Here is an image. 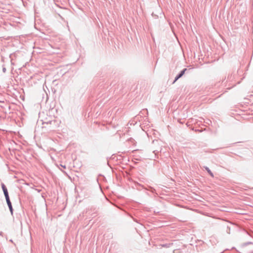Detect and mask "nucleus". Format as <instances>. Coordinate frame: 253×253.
<instances>
[{"label": "nucleus", "instance_id": "f257e3e1", "mask_svg": "<svg viewBox=\"0 0 253 253\" xmlns=\"http://www.w3.org/2000/svg\"><path fill=\"white\" fill-rule=\"evenodd\" d=\"M39 119L42 124H49L54 120V116L52 112H39Z\"/></svg>", "mask_w": 253, "mask_h": 253}, {"label": "nucleus", "instance_id": "f03ea898", "mask_svg": "<svg viewBox=\"0 0 253 253\" xmlns=\"http://www.w3.org/2000/svg\"><path fill=\"white\" fill-rule=\"evenodd\" d=\"M176 114H174V117L177 119V122L181 124L183 122L181 120L185 119L187 117V115L184 113V112H175Z\"/></svg>", "mask_w": 253, "mask_h": 253}, {"label": "nucleus", "instance_id": "7ed1b4c3", "mask_svg": "<svg viewBox=\"0 0 253 253\" xmlns=\"http://www.w3.org/2000/svg\"><path fill=\"white\" fill-rule=\"evenodd\" d=\"M186 68H184L175 77L174 80L173 81L172 84H174L179 79L182 77L183 75L185 74V72L187 71Z\"/></svg>", "mask_w": 253, "mask_h": 253}, {"label": "nucleus", "instance_id": "20e7f679", "mask_svg": "<svg viewBox=\"0 0 253 253\" xmlns=\"http://www.w3.org/2000/svg\"><path fill=\"white\" fill-rule=\"evenodd\" d=\"M1 188H2V189L3 190L4 195H8V191H7V189L6 187L5 186V185L3 183L1 184Z\"/></svg>", "mask_w": 253, "mask_h": 253}, {"label": "nucleus", "instance_id": "39448f33", "mask_svg": "<svg viewBox=\"0 0 253 253\" xmlns=\"http://www.w3.org/2000/svg\"><path fill=\"white\" fill-rule=\"evenodd\" d=\"M172 245H173V243L172 242H170V243H169L161 244L160 246H161L162 247L168 248L170 247Z\"/></svg>", "mask_w": 253, "mask_h": 253}, {"label": "nucleus", "instance_id": "423d86ee", "mask_svg": "<svg viewBox=\"0 0 253 253\" xmlns=\"http://www.w3.org/2000/svg\"><path fill=\"white\" fill-rule=\"evenodd\" d=\"M7 204L8 205V207L9 208V209L10 210L11 214L12 215H13V209L12 208V204H11V202H7Z\"/></svg>", "mask_w": 253, "mask_h": 253}, {"label": "nucleus", "instance_id": "0eeeda50", "mask_svg": "<svg viewBox=\"0 0 253 253\" xmlns=\"http://www.w3.org/2000/svg\"><path fill=\"white\" fill-rule=\"evenodd\" d=\"M205 169L207 171L208 173L212 177H213L214 176L213 173L211 171V170L208 167H204Z\"/></svg>", "mask_w": 253, "mask_h": 253}, {"label": "nucleus", "instance_id": "6e6552de", "mask_svg": "<svg viewBox=\"0 0 253 253\" xmlns=\"http://www.w3.org/2000/svg\"><path fill=\"white\" fill-rule=\"evenodd\" d=\"M5 197V199H6V203L7 202H10V199H9V195H4Z\"/></svg>", "mask_w": 253, "mask_h": 253}, {"label": "nucleus", "instance_id": "1a4fd4ad", "mask_svg": "<svg viewBox=\"0 0 253 253\" xmlns=\"http://www.w3.org/2000/svg\"><path fill=\"white\" fill-rule=\"evenodd\" d=\"M234 117H235V119L239 120V121L240 120V118H243L242 117L240 116V115H237L234 116Z\"/></svg>", "mask_w": 253, "mask_h": 253}, {"label": "nucleus", "instance_id": "9d476101", "mask_svg": "<svg viewBox=\"0 0 253 253\" xmlns=\"http://www.w3.org/2000/svg\"><path fill=\"white\" fill-rule=\"evenodd\" d=\"M61 167H62V168H63L64 169H65L66 168V166L65 165H61Z\"/></svg>", "mask_w": 253, "mask_h": 253}, {"label": "nucleus", "instance_id": "9b49d317", "mask_svg": "<svg viewBox=\"0 0 253 253\" xmlns=\"http://www.w3.org/2000/svg\"><path fill=\"white\" fill-rule=\"evenodd\" d=\"M2 71H3V72H5V71H6V69H5V68H3L2 69Z\"/></svg>", "mask_w": 253, "mask_h": 253}, {"label": "nucleus", "instance_id": "f8f14e48", "mask_svg": "<svg viewBox=\"0 0 253 253\" xmlns=\"http://www.w3.org/2000/svg\"><path fill=\"white\" fill-rule=\"evenodd\" d=\"M141 111H147L148 110L147 109H142Z\"/></svg>", "mask_w": 253, "mask_h": 253}, {"label": "nucleus", "instance_id": "ddd939ff", "mask_svg": "<svg viewBox=\"0 0 253 253\" xmlns=\"http://www.w3.org/2000/svg\"><path fill=\"white\" fill-rule=\"evenodd\" d=\"M10 242L13 243V241L12 240H10Z\"/></svg>", "mask_w": 253, "mask_h": 253}, {"label": "nucleus", "instance_id": "4468645a", "mask_svg": "<svg viewBox=\"0 0 253 253\" xmlns=\"http://www.w3.org/2000/svg\"><path fill=\"white\" fill-rule=\"evenodd\" d=\"M61 171H62V172H64V170L62 169H61Z\"/></svg>", "mask_w": 253, "mask_h": 253}, {"label": "nucleus", "instance_id": "2eb2a0df", "mask_svg": "<svg viewBox=\"0 0 253 253\" xmlns=\"http://www.w3.org/2000/svg\"><path fill=\"white\" fill-rule=\"evenodd\" d=\"M61 171H62V172H64V170L62 169H61Z\"/></svg>", "mask_w": 253, "mask_h": 253}, {"label": "nucleus", "instance_id": "dca6fc26", "mask_svg": "<svg viewBox=\"0 0 253 253\" xmlns=\"http://www.w3.org/2000/svg\"><path fill=\"white\" fill-rule=\"evenodd\" d=\"M61 171H62V172H64V170L62 169H61Z\"/></svg>", "mask_w": 253, "mask_h": 253}]
</instances>
